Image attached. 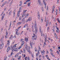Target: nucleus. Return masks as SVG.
I'll return each mask as SVG.
<instances>
[{
	"mask_svg": "<svg viewBox=\"0 0 60 60\" xmlns=\"http://www.w3.org/2000/svg\"><path fill=\"white\" fill-rule=\"evenodd\" d=\"M12 54H13V52H11V55H9L8 56V57H11V56L12 55Z\"/></svg>",
	"mask_w": 60,
	"mask_h": 60,
	"instance_id": "nucleus-24",
	"label": "nucleus"
},
{
	"mask_svg": "<svg viewBox=\"0 0 60 60\" xmlns=\"http://www.w3.org/2000/svg\"><path fill=\"white\" fill-rule=\"evenodd\" d=\"M4 44L3 43H2L0 44L1 46H2V47H4Z\"/></svg>",
	"mask_w": 60,
	"mask_h": 60,
	"instance_id": "nucleus-37",
	"label": "nucleus"
},
{
	"mask_svg": "<svg viewBox=\"0 0 60 60\" xmlns=\"http://www.w3.org/2000/svg\"><path fill=\"white\" fill-rule=\"evenodd\" d=\"M58 13V11H57V10H56V15H57V13Z\"/></svg>",
	"mask_w": 60,
	"mask_h": 60,
	"instance_id": "nucleus-32",
	"label": "nucleus"
},
{
	"mask_svg": "<svg viewBox=\"0 0 60 60\" xmlns=\"http://www.w3.org/2000/svg\"><path fill=\"white\" fill-rule=\"evenodd\" d=\"M22 46L21 45V46H19L18 48V49H21V48L22 47Z\"/></svg>",
	"mask_w": 60,
	"mask_h": 60,
	"instance_id": "nucleus-28",
	"label": "nucleus"
},
{
	"mask_svg": "<svg viewBox=\"0 0 60 60\" xmlns=\"http://www.w3.org/2000/svg\"><path fill=\"white\" fill-rule=\"evenodd\" d=\"M26 11H27L26 10H25L22 13H23H23H25V12H26Z\"/></svg>",
	"mask_w": 60,
	"mask_h": 60,
	"instance_id": "nucleus-41",
	"label": "nucleus"
},
{
	"mask_svg": "<svg viewBox=\"0 0 60 60\" xmlns=\"http://www.w3.org/2000/svg\"><path fill=\"white\" fill-rule=\"evenodd\" d=\"M20 41L22 42L24 41V39H22L20 40Z\"/></svg>",
	"mask_w": 60,
	"mask_h": 60,
	"instance_id": "nucleus-35",
	"label": "nucleus"
},
{
	"mask_svg": "<svg viewBox=\"0 0 60 60\" xmlns=\"http://www.w3.org/2000/svg\"><path fill=\"white\" fill-rule=\"evenodd\" d=\"M18 30H17L16 32V33H15V34L16 35L17 34H18Z\"/></svg>",
	"mask_w": 60,
	"mask_h": 60,
	"instance_id": "nucleus-50",
	"label": "nucleus"
},
{
	"mask_svg": "<svg viewBox=\"0 0 60 60\" xmlns=\"http://www.w3.org/2000/svg\"><path fill=\"white\" fill-rule=\"evenodd\" d=\"M49 9V7L48 6H47V10H48Z\"/></svg>",
	"mask_w": 60,
	"mask_h": 60,
	"instance_id": "nucleus-56",
	"label": "nucleus"
},
{
	"mask_svg": "<svg viewBox=\"0 0 60 60\" xmlns=\"http://www.w3.org/2000/svg\"><path fill=\"white\" fill-rule=\"evenodd\" d=\"M43 51H41L42 55H44V53H45V51H44V50H43Z\"/></svg>",
	"mask_w": 60,
	"mask_h": 60,
	"instance_id": "nucleus-10",
	"label": "nucleus"
},
{
	"mask_svg": "<svg viewBox=\"0 0 60 60\" xmlns=\"http://www.w3.org/2000/svg\"><path fill=\"white\" fill-rule=\"evenodd\" d=\"M22 23V22H19L17 23V26H18V25H20V24H21Z\"/></svg>",
	"mask_w": 60,
	"mask_h": 60,
	"instance_id": "nucleus-17",
	"label": "nucleus"
},
{
	"mask_svg": "<svg viewBox=\"0 0 60 60\" xmlns=\"http://www.w3.org/2000/svg\"><path fill=\"white\" fill-rule=\"evenodd\" d=\"M55 10V7L53 6L52 7V13H53L54 11V10Z\"/></svg>",
	"mask_w": 60,
	"mask_h": 60,
	"instance_id": "nucleus-14",
	"label": "nucleus"
},
{
	"mask_svg": "<svg viewBox=\"0 0 60 60\" xmlns=\"http://www.w3.org/2000/svg\"><path fill=\"white\" fill-rule=\"evenodd\" d=\"M14 37L13 36V35H12L10 36V39H12Z\"/></svg>",
	"mask_w": 60,
	"mask_h": 60,
	"instance_id": "nucleus-23",
	"label": "nucleus"
},
{
	"mask_svg": "<svg viewBox=\"0 0 60 60\" xmlns=\"http://www.w3.org/2000/svg\"><path fill=\"white\" fill-rule=\"evenodd\" d=\"M41 1H40V0H38V4H39V5H40V6H41Z\"/></svg>",
	"mask_w": 60,
	"mask_h": 60,
	"instance_id": "nucleus-5",
	"label": "nucleus"
},
{
	"mask_svg": "<svg viewBox=\"0 0 60 60\" xmlns=\"http://www.w3.org/2000/svg\"><path fill=\"white\" fill-rule=\"evenodd\" d=\"M43 2L44 3V4L45 5V8H46V5H47V4H46V2H45V0H43Z\"/></svg>",
	"mask_w": 60,
	"mask_h": 60,
	"instance_id": "nucleus-7",
	"label": "nucleus"
},
{
	"mask_svg": "<svg viewBox=\"0 0 60 60\" xmlns=\"http://www.w3.org/2000/svg\"><path fill=\"white\" fill-rule=\"evenodd\" d=\"M25 60H27V57H25Z\"/></svg>",
	"mask_w": 60,
	"mask_h": 60,
	"instance_id": "nucleus-38",
	"label": "nucleus"
},
{
	"mask_svg": "<svg viewBox=\"0 0 60 60\" xmlns=\"http://www.w3.org/2000/svg\"><path fill=\"white\" fill-rule=\"evenodd\" d=\"M24 43H25V42H24V41H23V42H22V43L21 45H22V46H23V45H24Z\"/></svg>",
	"mask_w": 60,
	"mask_h": 60,
	"instance_id": "nucleus-33",
	"label": "nucleus"
},
{
	"mask_svg": "<svg viewBox=\"0 0 60 60\" xmlns=\"http://www.w3.org/2000/svg\"><path fill=\"white\" fill-rule=\"evenodd\" d=\"M27 59L28 60H30V58H29V57L28 56L27 57Z\"/></svg>",
	"mask_w": 60,
	"mask_h": 60,
	"instance_id": "nucleus-47",
	"label": "nucleus"
},
{
	"mask_svg": "<svg viewBox=\"0 0 60 60\" xmlns=\"http://www.w3.org/2000/svg\"><path fill=\"white\" fill-rule=\"evenodd\" d=\"M19 56V53H17L16 54V55H15V57H17L18 56Z\"/></svg>",
	"mask_w": 60,
	"mask_h": 60,
	"instance_id": "nucleus-31",
	"label": "nucleus"
},
{
	"mask_svg": "<svg viewBox=\"0 0 60 60\" xmlns=\"http://www.w3.org/2000/svg\"><path fill=\"white\" fill-rule=\"evenodd\" d=\"M31 1V0H27L26 1V2H30Z\"/></svg>",
	"mask_w": 60,
	"mask_h": 60,
	"instance_id": "nucleus-51",
	"label": "nucleus"
},
{
	"mask_svg": "<svg viewBox=\"0 0 60 60\" xmlns=\"http://www.w3.org/2000/svg\"><path fill=\"white\" fill-rule=\"evenodd\" d=\"M8 46L6 45H5V48H6V47H7Z\"/></svg>",
	"mask_w": 60,
	"mask_h": 60,
	"instance_id": "nucleus-59",
	"label": "nucleus"
},
{
	"mask_svg": "<svg viewBox=\"0 0 60 60\" xmlns=\"http://www.w3.org/2000/svg\"><path fill=\"white\" fill-rule=\"evenodd\" d=\"M28 20L29 21H31L32 20V18L31 17H29L28 18Z\"/></svg>",
	"mask_w": 60,
	"mask_h": 60,
	"instance_id": "nucleus-9",
	"label": "nucleus"
},
{
	"mask_svg": "<svg viewBox=\"0 0 60 60\" xmlns=\"http://www.w3.org/2000/svg\"><path fill=\"white\" fill-rule=\"evenodd\" d=\"M4 12H3L1 14V16H2V15H3V14H4Z\"/></svg>",
	"mask_w": 60,
	"mask_h": 60,
	"instance_id": "nucleus-57",
	"label": "nucleus"
},
{
	"mask_svg": "<svg viewBox=\"0 0 60 60\" xmlns=\"http://www.w3.org/2000/svg\"><path fill=\"white\" fill-rule=\"evenodd\" d=\"M23 52L24 53H26V50H25V49H23Z\"/></svg>",
	"mask_w": 60,
	"mask_h": 60,
	"instance_id": "nucleus-30",
	"label": "nucleus"
},
{
	"mask_svg": "<svg viewBox=\"0 0 60 60\" xmlns=\"http://www.w3.org/2000/svg\"><path fill=\"white\" fill-rule=\"evenodd\" d=\"M22 52H23L22 51H20V54H21Z\"/></svg>",
	"mask_w": 60,
	"mask_h": 60,
	"instance_id": "nucleus-53",
	"label": "nucleus"
},
{
	"mask_svg": "<svg viewBox=\"0 0 60 60\" xmlns=\"http://www.w3.org/2000/svg\"><path fill=\"white\" fill-rule=\"evenodd\" d=\"M28 16H29V14H27L25 16V18H27V17H28Z\"/></svg>",
	"mask_w": 60,
	"mask_h": 60,
	"instance_id": "nucleus-27",
	"label": "nucleus"
},
{
	"mask_svg": "<svg viewBox=\"0 0 60 60\" xmlns=\"http://www.w3.org/2000/svg\"><path fill=\"white\" fill-rule=\"evenodd\" d=\"M20 13V11H18V13H17V16L18 17H19V16H20V15H19V13Z\"/></svg>",
	"mask_w": 60,
	"mask_h": 60,
	"instance_id": "nucleus-18",
	"label": "nucleus"
},
{
	"mask_svg": "<svg viewBox=\"0 0 60 60\" xmlns=\"http://www.w3.org/2000/svg\"><path fill=\"white\" fill-rule=\"evenodd\" d=\"M6 45L8 46H9V45H10V43H8Z\"/></svg>",
	"mask_w": 60,
	"mask_h": 60,
	"instance_id": "nucleus-42",
	"label": "nucleus"
},
{
	"mask_svg": "<svg viewBox=\"0 0 60 60\" xmlns=\"http://www.w3.org/2000/svg\"><path fill=\"white\" fill-rule=\"evenodd\" d=\"M41 23H42V22H43V19H41Z\"/></svg>",
	"mask_w": 60,
	"mask_h": 60,
	"instance_id": "nucleus-60",
	"label": "nucleus"
},
{
	"mask_svg": "<svg viewBox=\"0 0 60 60\" xmlns=\"http://www.w3.org/2000/svg\"><path fill=\"white\" fill-rule=\"evenodd\" d=\"M11 11H10L9 12V14L10 15H11Z\"/></svg>",
	"mask_w": 60,
	"mask_h": 60,
	"instance_id": "nucleus-52",
	"label": "nucleus"
},
{
	"mask_svg": "<svg viewBox=\"0 0 60 60\" xmlns=\"http://www.w3.org/2000/svg\"><path fill=\"white\" fill-rule=\"evenodd\" d=\"M41 36H44V34H42L41 35Z\"/></svg>",
	"mask_w": 60,
	"mask_h": 60,
	"instance_id": "nucleus-58",
	"label": "nucleus"
},
{
	"mask_svg": "<svg viewBox=\"0 0 60 60\" xmlns=\"http://www.w3.org/2000/svg\"><path fill=\"white\" fill-rule=\"evenodd\" d=\"M35 51H37V49L36 48H35Z\"/></svg>",
	"mask_w": 60,
	"mask_h": 60,
	"instance_id": "nucleus-43",
	"label": "nucleus"
},
{
	"mask_svg": "<svg viewBox=\"0 0 60 60\" xmlns=\"http://www.w3.org/2000/svg\"><path fill=\"white\" fill-rule=\"evenodd\" d=\"M20 4H22V1H20Z\"/></svg>",
	"mask_w": 60,
	"mask_h": 60,
	"instance_id": "nucleus-46",
	"label": "nucleus"
},
{
	"mask_svg": "<svg viewBox=\"0 0 60 60\" xmlns=\"http://www.w3.org/2000/svg\"><path fill=\"white\" fill-rule=\"evenodd\" d=\"M46 17H45V22H46Z\"/></svg>",
	"mask_w": 60,
	"mask_h": 60,
	"instance_id": "nucleus-61",
	"label": "nucleus"
},
{
	"mask_svg": "<svg viewBox=\"0 0 60 60\" xmlns=\"http://www.w3.org/2000/svg\"><path fill=\"white\" fill-rule=\"evenodd\" d=\"M7 3V2H5V3L3 4H2V6H1V7H3V6H4V5L5 4H6Z\"/></svg>",
	"mask_w": 60,
	"mask_h": 60,
	"instance_id": "nucleus-16",
	"label": "nucleus"
},
{
	"mask_svg": "<svg viewBox=\"0 0 60 60\" xmlns=\"http://www.w3.org/2000/svg\"><path fill=\"white\" fill-rule=\"evenodd\" d=\"M6 58L4 57V60H6Z\"/></svg>",
	"mask_w": 60,
	"mask_h": 60,
	"instance_id": "nucleus-64",
	"label": "nucleus"
},
{
	"mask_svg": "<svg viewBox=\"0 0 60 60\" xmlns=\"http://www.w3.org/2000/svg\"><path fill=\"white\" fill-rule=\"evenodd\" d=\"M33 42H30V46L31 47V48H33V47L32 46V45H34V43H33Z\"/></svg>",
	"mask_w": 60,
	"mask_h": 60,
	"instance_id": "nucleus-4",
	"label": "nucleus"
},
{
	"mask_svg": "<svg viewBox=\"0 0 60 60\" xmlns=\"http://www.w3.org/2000/svg\"><path fill=\"white\" fill-rule=\"evenodd\" d=\"M41 55H39V59H40L41 58Z\"/></svg>",
	"mask_w": 60,
	"mask_h": 60,
	"instance_id": "nucleus-40",
	"label": "nucleus"
},
{
	"mask_svg": "<svg viewBox=\"0 0 60 60\" xmlns=\"http://www.w3.org/2000/svg\"><path fill=\"white\" fill-rule=\"evenodd\" d=\"M23 31H22V32H21L20 33V35H21V34H23Z\"/></svg>",
	"mask_w": 60,
	"mask_h": 60,
	"instance_id": "nucleus-44",
	"label": "nucleus"
},
{
	"mask_svg": "<svg viewBox=\"0 0 60 60\" xmlns=\"http://www.w3.org/2000/svg\"><path fill=\"white\" fill-rule=\"evenodd\" d=\"M56 29L57 30H56V32H57V33H59V29H58V27H57L56 28Z\"/></svg>",
	"mask_w": 60,
	"mask_h": 60,
	"instance_id": "nucleus-20",
	"label": "nucleus"
},
{
	"mask_svg": "<svg viewBox=\"0 0 60 60\" xmlns=\"http://www.w3.org/2000/svg\"><path fill=\"white\" fill-rule=\"evenodd\" d=\"M7 41L8 43H10V41L8 40Z\"/></svg>",
	"mask_w": 60,
	"mask_h": 60,
	"instance_id": "nucleus-63",
	"label": "nucleus"
},
{
	"mask_svg": "<svg viewBox=\"0 0 60 60\" xmlns=\"http://www.w3.org/2000/svg\"><path fill=\"white\" fill-rule=\"evenodd\" d=\"M45 41H48V40H47V38H45Z\"/></svg>",
	"mask_w": 60,
	"mask_h": 60,
	"instance_id": "nucleus-48",
	"label": "nucleus"
},
{
	"mask_svg": "<svg viewBox=\"0 0 60 60\" xmlns=\"http://www.w3.org/2000/svg\"><path fill=\"white\" fill-rule=\"evenodd\" d=\"M14 38H16V35H14Z\"/></svg>",
	"mask_w": 60,
	"mask_h": 60,
	"instance_id": "nucleus-62",
	"label": "nucleus"
},
{
	"mask_svg": "<svg viewBox=\"0 0 60 60\" xmlns=\"http://www.w3.org/2000/svg\"><path fill=\"white\" fill-rule=\"evenodd\" d=\"M37 24H36V23H35L34 24V27L35 29H36V28H37Z\"/></svg>",
	"mask_w": 60,
	"mask_h": 60,
	"instance_id": "nucleus-15",
	"label": "nucleus"
},
{
	"mask_svg": "<svg viewBox=\"0 0 60 60\" xmlns=\"http://www.w3.org/2000/svg\"><path fill=\"white\" fill-rule=\"evenodd\" d=\"M38 19H40V14L39 12H38Z\"/></svg>",
	"mask_w": 60,
	"mask_h": 60,
	"instance_id": "nucleus-3",
	"label": "nucleus"
},
{
	"mask_svg": "<svg viewBox=\"0 0 60 60\" xmlns=\"http://www.w3.org/2000/svg\"><path fill=\"white\" fill-rule=\"evenodd\" d=\"M28 24H26L24 26V27H23V28H26V26H28Z\"/></svg>",
	"mask_w": 60,
	"mask_h": 60,
	"instance_id": "nucleus-21",
	"label": "nucleus"
},
{
	"mask_svg": "<svg viewBox=\"0 0 60 60\" xmlns=\"http://www.w3.org/2000/svg\"><path fill=\"white\" fill-rule=\"evenodd\" d=\"M3 46H1V47H0V49H2V48H3V47H2Z\"/></svg>",
	"mask_w": 60,
	"mask_h": 60,
	"instance_id": "nucleus-55",
	"label": "nucleus"
},
{
	"mask_svg": "<svg viewBox=\"0 0 60 60\" xmlns=\"http://www.w3.org/2000/svg\"><path fill=\"white\" fill-rule=\"evenodd\" d=\"M22 22H26V21L25 20V18H23L22 19Z\"/></svg>",
	"mask_w": 60,
	"mask_h": 60,
	"instance_id": "nucleus-26",
	"label": "nucleus"
},
{
	"mask_svg": "<svg viewBox=\"0 0 60 60\" xmlns=\"http://www.w3.org/2000/svg\"><path fill=\"white\" fill-rule=\"evenodd\" d=\"M41 27L40 26L39 27V32L41 33H42V31H41Z\"/></svg>",
	"mask_w": 60,
	"mask_h": 60,
	"instance_id": "nucleus-11",
	"label": "nucleus"
},
{
	"mask_svg": "<svg viewBox=\"0 0 60 60\" xmlns=\"http://www.w3.org/2000/svg\"><path fill=\"white\" fill-rule=\"evenodd\" d=\"M25 15H25V14L22 15V17L23 18V17L25 16Z\"/></svg>",
	"mask_w": 60,
	"mask_h": 60,
	"instance_id": "nucleus-36",
	"label": "nucleus"
},
{
	"mask_svg": "<svg viewBox=\"0 0 60 60\" xmlns=\"http://www.w3.org/2000/svg\"><path fill=\"white\" fill-rule=\"evenodd\" d=\"M22 56H23V57H25L26 56V55L25 54H24H24H22Z\"/></svg>",
	"mask_w": 60,
	"mask_h": 60,
	"instance_id": "nucleus-49",
	"label": "nucleus"
},
{
	"mask_svg": "<svg viewBox=\"0 0 60 60\" xmlns=\"http://www.w3.org/2000/svg\"><path fill=\"white\" fill-rule=\"evenodd\" d=\"M4 16H5V14H4L3 15L2 17H1V20H3V19H4Z\"/></svg>",
	"mask_w": 60,
	"mask_h": 60,
	"instance_id": "nucleus-6",
	"label": "nucleus"
},
{
	"mask_svg": "<svg viewBox=\"0 0 60 60\" xmlns=\"http://www.w3.org/2000/svg\"><path fill=\"white\" fill-rule=\"evenodd\" d=\"M17 45V44H15L14 45H13V48H16V45Z\"/></svg>",
	"mask_w": 60,
	"mask_h": 60,
	"instance_id": "nucleus-25",
	"label": "nucleus"
},
{
	"mask_svg": "<svg viewBox=\"0 0 60 60\" xmlns=\"http://www.w3.org/2000/svg\"><path fill=\"white\" fill-rule=\"evenodd\" d=\"M13 50L14 51H16V52L18 51V48H14L13 49Z\"/></svg>",
	"mask_w": 60,
	"mask_h": 60,
	"instance_id": "nucleus-8",
	"label": "nucleus"
},
{
	"mask_svg": "<svg viewBox=\"0 0 60 60\" xmlns=\"http://www.w3.org/2000/svg\"><path fill=\"white\" fill-rule=\"evenodd\" d=\"M38 29L37 28H36V29H35V34H37V32H38V30H37Z\"/></svg>",
	"mask_w": 60,
	"mask_h": 60,
	"instance_id": "nucleus-13",
	"label": "nucleus"
},
{
	"mask_svg": "<svg viewBox=\"0 0 60 60\" xmlns=\"http://www.w3.org/2000/svg\"><path fill=\"white\" fill-rule=\"evenodd\" d=\"M25 48L27 50V51L29 52V54H31V52L30 51V47L29 46L27 47V44H26L25 45Z\"/></svg>",
	"mask_w": 60,
	"mask_h": 60,
	"instance_id": "nucleus-1",
	"label": "nucleus"
},
{
	"mask_svg": "<svg viewBox=\"0 0 60 60\" xmlns=\"http://www.w3.org/2000/svg\"><path fill=\"white\" fill-rule=\"evenodd\" d=\"M48 22H47L46 23H47V24L46 25V26H48V25H49V22H49V21H47Z\"/></svg>",
	"mask_w": 60,
	"mask_h": 60,
	"instance_id": "nucleus-34",
	"label": "nucleus"
},
{
	"mask_svg": "<svg viewBox=\"0 0 60 60\" xmlns=\"http://www.w3.org/2000/svg\"><path fill=\"white\" fill-rule=\"evenodd\" d=\"M30 4H31V2H29L27 4L28 6H30Z\"/></svg>",
	"mask_w": 60,
	"mask_h": 60,
	"instance_id": "nucleus-22",
	"label": "nucleus"
},
{
	"mask_svg": "<svg viewBox=\"0 0 60 60\" xmlns=\"http://www.w3.org/2000/svg\"><path fill=\"white\" fill-rule=\"evenodd\" d=\"M28 38H26L25 39V41H28Z\"/></svg>",
	"mask_w": 60,
	"mask_h": 60,
	"instance_id": "nucleus-12",
	"label": "nucleus"
},
{
	"mask_svg": "<svg viewBox=\"0 0 60 60\" xmlns=\"http://www.w3.org/2000/svg\"><path fill=\"white\" fill-rule=\"evenodd\" d=\"M8 32H6V34L5 36H8Z\"/></svg>",
	"mask_w": 60,
	"mask_h": 60,
	"instance_id": "nucleus-39",
	"label": "nucleus"
},
{
	"mask_svg": "<svg viewBox=\"0 0 60 60\" xmlns=\"http://www.w3.org/2000/svg\"><path fill=\"white\" fill-rule=\"evenodd\" d=\"M10 47L9 46H8V48L7 49V52H8L9 50H10Z\"/></svg>",
	"mask_w": 60,
	"mask_h": 60,
	"instance_id": "nucleus-19",
	"label": "nucleus"
},
{
	"mask_svg": "<svg viewBox=\"0 0 60 60\" xmlns=\"http://www.w3.org/2000/svg\"><path fill=\"white\" fill-rule=\"evenodd\" d=\"M21 58V56H20L19 57L18 59V60H19Z\"/></svg>",
	"mask_w": 60,
	"mask_h": 60,
	"instance_id": "nucleus-45",
	"label": "nucleus"
},
{
	"mask_svg": "<svg viewBox=\"0 0 60 60\" xmlns=\"http://www.w3.org/2000/svg\"><path fill=\"white\" fill-rule=\"evenodd\" d=\"M22 7H23V6H22L20 8V9L19 10H21V8Z\"/></svg>",
	"mask_w": 60,
	"mask_h": 60,
	"instance_id": "nucleus-54",
	"label": "nucleus"
},
{
	"mask_svg": "<svg viewBox=\"0 0 60 60\" xmlns=\"http://www.w3.org/2000/svg\"><path fill=\"white\" fill-rule=\"evenodd\" d=\"M27 31L28 30L29 31H30V30H31L30 29V28H27Z\"/></svg>",
	"mask_w": 60,
	"mask_h": 60,
	"instance_id": "nucleus-29",
	"label": "nucleus"
},
{
	"mask_svg": "<svg viewBox=\"0 0 60 60\" xmlns=\"http://www.w3.org/2000/svg\"><path fill=\"white\" fill-rule=\"evenodd\" d=\"M33 36H32V38H34V40H36L37 39V37L35 36V35L34 34H33Z\"/></svg>",
	"mask_w": 60,
	"mask_h": 60,
	"instance_id": "nucleus-2",
	"label": "nucleus"
}]
</instances>
